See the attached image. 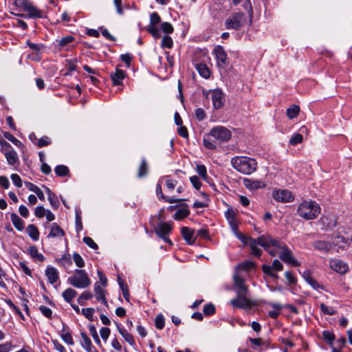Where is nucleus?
<instances>
[{"label":"nucleus","mask_w":352,"mask_h":352,"mask_svg":"<svg viewBox=\"0 0 352 352\" xmlns=\"http://www.w3.org/2000/svg\"><path fill=\"white\" fill-rule=\"evenodd\" d=\"M258 244L263 247L272 256L277 255V250H282L279 254V258L285 263H289L294 267H298L300 265V263L294 258L292 251L284 243L272 238L270 235L260 236L258 237Z\"/></svg>","instance_id":"obj_1"},{"label":"nucleus","mask_w":352,"mask_h":352,"mask_svg":"<svg viewBox=\"0 0 352 352\" xmlns=\"http://www.w3.org/2000/svg\"><path fill=\"white\" fill-rule=\"evenodd\" d=\"M233 281L236 297L230 300V305L239 309H250L256 305V303L250 298V290L245 280L236 273L233 276Z\"/></svg>","instance_id":"obj_2"},{"label":"nucleus","mask_w":352,"mask_h":352,"mask_svg":"<svg viewBox=\"0 0 352 352\" xmlns=\"http://www.w3.org/2000/svg\"><path fill=\"white\" fill-rule=\"evenodd\" d=\"M352 242V228L339 226L331 236V252H344Z\"/></svg>","instance_id":"obj_3"},{"label":"nucleus","mask_w":352,"mask_h":352,"mask_svg":"<svg viewBox=\"0 0 352 352\" xmlns=\"http://www.w3.org/2000/svg\"><path fill=\"white\" fill-rule=\"evenodd\" d=\"M231 164L234 169L245 175L252 174L257 168L256 161L253 158L245 156H237L232 158Z\"/></svg>","instance_id":"obj_4"},{"label":"nucleus","mask_w":352,"mask_h":352,"mask_svg":"<svg viewBox=\"0 0 352 352\" xmlns=\"http://www.w3.org/2000/svg\"><path fill=\"white\" fill-rule=\"evenodd\" d=\"M320 208L318 204L314 201H305L302 202L298 208V214L305 219H314L320 213Z\"/></svg>","instance_id":"obj_5"},{"label":"nucleus","mask_w":352,"mask_h":352,"mask_svg":"<svg viewBox=\"0 0 352 352\" xmlns=\"http://www.w3.org/2000/svg\"><path fill=\"white\" fill-rule=\"evenodd\" d=\"M67 282L76 288L84 289L91 285V280L84 270H76L74 275L67 279Z\"/></svg>","instance_id":"obj_6"},{"label":"nucleus","mask_w":352,"mask_h":352,"mask_svg":"<svg viewBox=\"0 0 352 352\" xmlns=\"http://www.w3.org/2000/svg\"><path fill=\"white\" fill-rule=\"evenodd\" d=\"M247 22V17L242 12H236L230 15L225 21V27L228 30H239L243 28Z\"/></svg>","instance_id":"obj_7"},{"label":"nucleus","mask_w":352,"mask_h":352,"mask_svg":"<svg viewBox=\"0 0 352 352\" xmlns=\"http://www.w3.org/2000/svg\"><path fill=\"white\" fill-rule=\"evenodd\" d=\"M236 236L237 238L243 242L245 245H248L251 249V253L256 256L260 257L262 254V250L259 249L257 245L258 244V238L254 239L252 237H248L245 236L243 233L236 231L235 232Z\"/></svg>","instance_id":"obj_8"},{"label":"nucleus","mask_w":352,"mask_h":352,"mask_svg":"<svg viewBox=\"0 0 352 352\" xmlns=\"http://www.w3.org/2000/svg\"><path fill=\"white\" fill-rule=\"evenodd\" d=\"M15 4L23 8L24 11L28 12V16L30 18H41L43 16L41 11L34 7L28 0L16 1Z\"/></svg>","instance_id":"obj_9"},{"label":"nucleus","mask_w":352,"mask_h":352,"mask_svg":"<svg viewBox=\"0 0 352 352\" xmlns=\"http://www.w3.org/2000/svg\"><path fill=\"white\" fill-rule=\"evenodd\" d=\"M210 133V136L219 143L228 142L231 138V132L222 126L212 128Z\"/></svg>","instance_id":"obj_10"},{"label":"nucleus","mask_w":352,"mask_h":352,"mask_svg":"<svg viewBox=\"0 0 352 352\" xmlns=\"http://www.w3.org/2000/svg\"><path fill=\"white\" fill-rule=\"evenodd\" d=\"M172 226L168 223H160L155 228L156 234L165 242L172 244L171 241L167 237V235L171 232Z\"/></svg>","instance_id":"obj_11"},{"label":"nucleus","mask_w":352,"mask_h":352,"mask_svg":"<svg viewBox=\"0 0 352 352\" xmlns=\"http://www.w3.org/2000/svg\"><path fill=\"white\" fill-rule=\"evenodd\" d=\"M211 99L216 109H221L224 104V94L220 89H216L211 91Z\"/></svg>","instance_id":"obj_12"},{"label":"nucleus","mask_w":352,"mask_h":352,"mask_svg":"<svg viewBox=\"0 0 352 352\" xmlns=\"http://www.w3.org/2000/svg\"><path fill=\"white\" fill-rule=\"evenodd\" d=\"M272 197L277 201L283 203L289 202L294 199L292 192L287 190H274Z\"/></svg>","instance_id":"obj_13"},{"label":"nucleus","mask_w":352,"mask_h":352,"mask_svg":"<svg viewBox=\"0 0 352 352\" xmlns=\"http://www.w3.org/2000/svg\"><path fill=\"white\" fill-rule=\"evenodd\" d=\"M214 52L215 54V56L217 60V65L219 67L225 68L228 63L227 60V54L221 46H217Z\"/></svg>","instance_id":"obj_14"},{"label":"nucleus","mask_w":352,"mask_h":352,"mask_svg":"<svg viewBox=\"0 0 352 352\" xmlns=\"http://www.w3.org/2000/svg\"><path fill=\"white\" fill-rule=\"evenodd\" d=\"M331 270L340 274H344L349 271L348 263L340 259H331Z\"/></svg>","instance_id":"obj_15"},{"label":"nucleus","mask_w":352,"mask_h":352,"mask_svg":"<svg viewBox=\"0 0 352 352\" xmlns=\"http://www.w3.org/2000/svg\"><path fill=\"white\" fill-rule=\"evenodd\" d=\"M45 276L47 277V279L51 284L55 283L59 278L58 270L55 267L51 266H48L47 267L45 270Z\"/></svg>","instance_id":"obj_16"},{"label":"nucleus","mask_w":352,"mask_h":352,"mask_svg":"<svg viewBox=\"0 0 352 352\" xmlns=\"http://www.w3.org/2000/svg\"><path fill=\"white\" fill-rule=\"evenodd\" d=\"M181 233L188 244L192 245L195 243V239H193L194 230L188 227H182Z\"/></svg>","instance_id":"obj_17"},{"label":"nucleus","mask_w":352,"mask_h":352,"mask_svg":"<svg viewBox=\"0 0 352 352\" xmlns=\"http://www.w3.org/2000/svg\"><path fill=\"white\" fill-rule=\"evenodd\" d=\"M314 247L322 255H327L330 250V244L324 241H318L314 243Z\"/></svg>","instance_id":"obj_18"},{"label":"nucleus","mask_w":352,"mask_h":352,"mask_svg":"<svg viewBox=\"0 0 352 352\" xmlns=\"http://www.w3.org/2000/svg\"><path fill=\"white\" fill-rule=\"evenodd\" d=\"M94 292L96 293V298L98 300H100L103 305L108 306L107 301L105 298V292L102 289L97 282L94 285Z\"/></svg>","instance_id":"obj_19"},{"label":"nucleus","mask_w":352,"mask_h":352,"mask_svg":"<svg viewBox=\"0 0 352 352\" xmlns=\"http://www.w3.org/2000/svg\"><path fill=\"white\" fill-rule=\"evenodd\" d=\"M111 78L114 85H120L125 78V72L121 69H116L114 73L111 74Z\"/></svg>","instance_id":"obj_20"},{"label":"nucleus","mask_w":352,"mask_h":352,"mask_svg":"<svg viewBox=\"0 0 352 352\" xmlns=\"http://www.w3.org/2000/svg\"><path fill=\"white\" fill-rule=\"evenodd\" d=\"M117 329L118 330L120 335L124 338L125 341L127 342L130 345L134 346L135 344V340L131 334H130L125 329L122 328L119 324H116Z\"/></svg>","instance_id":"obj_21"},{"label":"nucleus","mask_w":352,"mask_h":352,"mask_svg":"<svg viewBox=\"0 0 352 352\" xmlns=\"http://www.w3.org/2000/svg\"><path fill=\"white\" fill-rule=\"evenodd\" d=\"M67 329L68 327L63 322V329L61 331L60 336L65 343L69 345H73L74 344L73 338L70 332Z\"/></svg>","instance_id":"obj_22"},{"label":"nucleus","mask_w":352,"mask_h":352,"mask_svg":"<svg viewBox=\"0 0 352 352\" xmlns=\"http://www.w3.org/2000/svg\"><path fill=\"white\" fill-rule=\"evenodd\" d=\"M5 156L10 165L14 166L19 162L16 152L14 150H9L5 152Z\"/></svg>","instance_id":"obj_23"},{"label":"nucleus","mask_w":352,"mask_h":352,"mask_svg":"<svg viewBox=\"0 0 352 352\" xmlns=\"http://www.w3.org/2000/svg\"><path fill=\"white\" fill-rule=\"evenodd\" d=\"M269 305L274 308L275 310L270 311L268 312V316L273 319L277 318L280 315L279 311L282 309L284 306L277 302H270Z\"/></svg>","instance_id":"obj_24"},{"label":"nucleus","mask_w":352,"mask_h":352,"mask_svg":"<svg viewBox=\"0 0 352 352\" xmlns=\"http://www.w3.org/2000/svg\"><path fill=\"white\" fill-rule=\"evenodd\" d=\"M302 277L306 282L309 284L314 289H316L320 287L319 284L313 278L309 270H305L302 274Z\"/></svg>","instance_id":"obj_25"},{"label":"nucleus","mask_w":352,"mask_h":352,"mask_svg":"<svg viewBox=\"0 0 352 352\" xmlns=\"http://www.w3.org/2000/svg\"><path fill=\"white\" fill-rule=\"evenodd\" d=\"M26 232L28 235L34 241H38L39 238V231L38 228L33 224H30L26 228Z\"/></svg>","instance_id":"obj_26"},{"label":"nucleus","mask_w":352,"mask_h":352,"mask_svg":"<svg viewBox=\"0 0 352 352\" xmlns=\"http://www.w3.org/2000/svg\"><path fill=\"white\" fill-rule=\"evenodd\" d=\"M64 235H65L64 230L59 226H58L57 223H52V228H51V231L48 235V237L54 238V237H56L58 236H64Z\"/></svg>","instance_id":"obj_27"},{"label":"nucleus","mask_w":352,"mask_h":352,"mask_svg":"<svg viewBox=\"0 0 352 352\" xmlns=\"http://www.w3.org/2000/svg\"><path fill=\"white\" fill-rule=\"evenodd\" d=\"M80 336H81L82 339V345L83 348L87 352H94L92 351L93 345H92L91 341L89 339V338L87 336V335L85 333H84V332H81L80 333Z\"/></svg>","instance_id":"obj_28"},{"label":"nucleus","mask_w":352,"mask_h":352,"mask_svg":"<svg viewBox=\"0 0 352 352\" xmlns=\"http://www.w3.org/2000/svg\"><path fill=\"white\" fill-rule=\"evenodd\" d=\"M28 253L32 258L37 259L39 261H43L45 260L44 256L38 252L37 248L35 245H31L29 248Z\"/></svg>","instance_id":"obj_29"},{"label":"nucleus","mask_w":352,"mask_h":352,"mask_svg":"<svg viewBox=\"0 0 352 352\" xmlns=\"http://www.w3.org/2000/svg\"><path fill=\"white\" fill-rule=\"evenodd\" d=\"M10 218L13 225L18 230H22L24 228V222L17 214L12 213Z\"/></svg>","instance_id":"obj_30"},{"label":"nucleus","mask_w":352,"mask_h":352,"mask_svg":"<svg viewBox=\"0 0 352 352\" xmlns=\"http://www.w3.org/2000/svg\"><path fill=\"white\" fill-rule=\"evenodd\" d=\"M196 69L199 74L204 78H208L210 77V72L206 65L203 63H198L196 65Z\"/></svg>","instance_id":"obj_31"},{"label":"nucleus","mask_w":352,"mask_h":352,"mask_svg":"<svg viewBox=\"0 0 352 352\" xmlns=\"http://www.w3.org/2000/svg\"><path fill=\"white\" fill-rule=\"evenodd\" d=\"M76 294L77 292L75 289L72 288H67L63 292L62 296L66 302L71 303L72 299L76 296Z\"/></svg>","instance_id":"obj_32"},{"label":"nucleus","mask_w":352,"mask_h":352,"mask_svg":"<svg viewBox=\"0 0 352 352\" xmlns=\"http://www.w3.org/2000/svg\"><path fill=\"white\" fill-rule=\"evenodd\" d=\"M204 146L208 149H214L217 148L216 140L212 139L210 133L206 135L203 140Z\"/></svg>","instance_id":"obj_33"},{"label":"nucleus","mask_w":352,"mask_h":352,"mask_svg":"<svg viewBox=\"0 0 352 352\" xmlns=\"http://www.w3.org/2000/svg\"><path fill=\"white\" fill-rule=\"evenodd\" d=\"M190 214V211L188 209L187 205H185V208L179 209L174 214V219L180 220L184 217H186Z\"/></svg>","instance_id":"obj_34"},{"label":"nucleus","mask_w":352,"mask_h":352,"mask_svg":"<svg viewBox=\"0 0 352 352\" xmlns=\"http://www.w3.org/2000/svg\"><path fill=\"white\" fill-rule=\"evenodd\" d=\"M300 112V107L298 105H292L287 109V116L289 119L296 118Z\"/></svg>","instance_id":"obj_35"},{"label":"nucleus","mask_w":352,"mask_h":352,"mask_svg":"<svg viewBox=\"0 0 352 352\" xmlns=\"http://www.w3.org/2000/svg\"><path fill=\"white\" fill-rule=\"evenodd\" d=\"M3 136L5 138L12 142L16 146L19 148H21L23 146V144L21 141L16 139L12 134H11L8 131H5L3 133Z\"/></svg>","instance_id":"obj_36"},{"label":"nucleus","mask_w":352,"mask_h":352,"mask_svg":"<svg viewBox=\"0 0 352 352\" xmlns=\"http://www.w3.org/2000/svg\"><path fill=\"white\" fill-rule=\"evenodd\" d=\"M147 172H148V165H147L146 160L144 158H143V159H142L141 164L138 169V177H140V178L143 177L147 174Z\"/></svg>","instance_id":"obj_37"},{"label":"nucleus","mask_w":352,"mask_h":352,"mask_svg":"<svg viewBox=\"0 0 352 352\" xmlns=\"http://www.w3.org/2000/svg\"><path fill=\"white\" fill-rule=\"evenodd\" d=\"M54 171L58 177H65L69 174V168L65 165H58L56 166Z\"/></svg>","instance_id":"obj_38"},{"label":"nucleus","mask_w":352,"mask_h":352,"mask_svg":"<svg viewBox=\"0 0 352 352\" xmlns=\"http://www.w3.org/2000/svg\"><path fill=\"white\" fill-rule=\"evenodd\" d=\"M243 183L245 187L250 189H257L260 188V182L258 181H252L250 179L245 178Z\"/></svg>","instance_id":"obj_39"},{"label":"nucleus","mask_w":352,"mask_h":352,"mask_svg":"<svg viewBox=\"0 0 352 352\" xmlns=\"http://www.w3.org/2000/svg\"><path fill=\"white\" fill-rule=\"evenodd\" d=\"M164 318L162 314H159L156 316L155 320V325L157 329H162L164 327Z\"/></svg>","instance_id":"obj_40"},{"label":"nucleus","mask_w":352,"mask_h":352,"mask_svg":"<svg viewBox=\"0 0 352 352\" xmlns=\"http://www.w3.org/2000/svg\"><path fill=\"white\" fill-rule=\"evenodd\" d=\"M147 32L150 33L155 38H158L161 36L160 30L155 25H150L147 28Z\"/></svg>","instance_id":"obj_41"},{"label":"nucleus","mask_w":352,"mask_h":352,"mask_svg":"<svg viewBox=\"0 0 352 352\" xmlns=\"http://www.w3.org/2000/svg\"><path fill=\"white\" fill-rule=\"evenodd\" d=\"M173 42L172 38L169 36H164L162 40V47L163 48H171L173 47Z\"/></svg>","instance_id":"obj_42"},{"label":"nucleus","mask_w":352,"mask_h":352,"mask_svg":"<svg viewBox=\"0 0 352 352\" xmlns=\"http://www.w3.org/2000/svg\"><path fill=\"white\" fill-rule=\"evenodd\" d=\"M48 200L54 209H57L59 206V201L56 194H50Z\"/></svg>","instance_id":"obj_43"},{"label":"nucleus","mask_w":352,"mask_h":352,"mask_svg":"<svg viewBox=\"0 0 352 352\" xmlns=\"http://www.w3.org/2000/svg\"><path fill=\"white\" fill-rule=\"evenodd\" d=\"M203 311L205 315H212L215 312V307L213 304L208 303L204 305Z\"/></svg>","instance_id":"obj_44"},{"label":"nucleus","mask_w":352,"mask_h":352,"mask_svg":"<svg viewBox=\"0 0 352 352\" xmlns=\"http://www.w3.org/2000/svg\"><path fill=\"white\" fill-rule=\"evenodd\" d=\"M94 313V308H84L82 309V314L84 315L89 320L93 321V315Z\"/></svg>","instance_id":"obj_45"},{"label":"nucleus","mask_w":352,"mask_h":352,"mask_svg":"<svg viewBox=\"0 0 352 352\" xmlns=\"http://www.w3.org/2000/svg\"><path fill=\"white\" fill-rule=\"evenodd\" d=\"M161 22V18L157 12H153L150 16V25H155Z\"/></svg>","instance_id":"obj_46"},{"label":"nucleus","mask_w":352,"mask_h":352,"mask_svg":"<svg viewBox=\"0 0 352 352\" xmlns=\"http://www.w3.org/2000/svg\"><path fill=\"white\" fill-rule=\"evenodd\" d=\"M197 173L204 179L206 180L207 176V170L206 168L204 165L200 164L197 166Z\"/></svg>","instance_id":"obj_47"},{"label":"nucleus","mask_w":352,"mask_h":352,"mask_svg":"<svg viewBox=\"0 0 352 352\" xmlns=\"http://www.w3.org/2000/svg\"><path fill=\"white\" fill-rule=\"evenodd\" d=\"M73 258L75 264L78 267H82L85 265V262L82 256L78 253H74L73 255Z\"/></svg>","instance_id":"obj_48"},{"label":"nucleus","mask_w":352,"mask_h":352,"mask_svg":"<svg viewBox=\"0 0 352 352\" xmlns=\"http://www.w3.org/2000/svg\"><path fill=\"white\" fill-rule=\"evenodd\" d=\"M162 30L166 34H170L173 32V25L168 22H164L161 23Z\"/></svg>","instance_id":"obj_49"},{"label":"nucleus","mask_w":352,"mask_h":352,"mask_svg":"<svg viewBox=\"0 0 352 352\" xmlns=\"http://www.w3.org/2000/svg\"><path fill=\"white\" fill-rule=\"evenodd\" d=\"M302 140H303L302 135L300 133H296L291 138V139L289 140V143L292 145L295 146L297 144L302 142Z\"/></svg>","instance_id":"obj_50"},{"label":"nucleus","mask_w":352,"mask_h":352,"mask_svg":"<svg viewBox=\"0 0 352 352\" xmlns=\"http://www.w3.org/2000/svg\"><path fill=\"white\" fill-rule=\"evenodd\" d=\"M83 242L87 244L89 247L94 250H97L98 248V245L94 242V241L89 236H85L82 239Z\"/></svg>","instance_id":"obj_51"},{"label":"nucleus","mask_w":352,"mask_h":352,"mask_svg":"<svg viewBox=\"0 0 352 352\" xmlns=\"http://www.w3.org/2000/svg\"><path fill=\"white\" fill-rule=\"evenodd\" d=\"M39 310L42 313L43 316L47 317V318H52V311L49 307L41 305L39 307Z\"/></svg>","instance_id":"obj_52"},{"label":"nucleus","mask_w":352,"mask_h":352,"mask_svg":"<svg viewBox=\"0 0 352 352\" xmlns=\"http://www.w3.org/2000/svg\"><path fill=\"white\" fill-rule=\"evenodd\" d=\"M89 332H90L91 335L92 336L94 341L98 344H100V340L99 336L98 335L96 327L94 325H91V326H89Z\"/></svg>","instance_id":"obj_53"},{"label":"nucleus","mask_w":352,"mask_h":352,"mask_svg":"<svg viewBox=\"0 0 352 352\" xmlns=\"http://www.w3.org/2000/svg\"><path fill=\"white\" fill-rule=\"evenodd\" d=\"M285 278L289 285H296L297 280L291 272L287 271L285 273Z\"/></svg>","instance_id":"obj_54"},{"label":"nucleus","mask_w":352,"mask_h":352,"mask_svg":"<svg viewBox=\"0 0 352 352\" xmlns=\"http://www.w3.org/2000/svg\"><path fill=\"white\" fill-rule=\"evenodd\" d=\"M190 180L195 189L199 190L201 188V183L200 182L199 177L196 175L192 176L190 177Z\"/></svg>","instance_id":"obj_55"},{"label":"nucleus","mask_w":352,"mask_h":352,"mask_svg":"<svg viewBox=\"0 0 352 352\" xmlns=\"http://www.w3.org/2000/svg\"><path fill=\"white\" fill-rule=\"evenodd\" d=\"M0 145L1 146V151L5 152L9 150H14L10 143L3 139H0Z\"/></svg>","instance_id":"obj_56"},{"label":"nucleus","mask_w":352,"mask_h":352,"mask_svg":"<svg viewBox=\"0 0 352 352\" xmlns=\"http://www.w3.org/2000/svg\"><path fill=\"white\" fill-rule=\"evenodd\" d=\"M10 177L16 187L21 188L22 186V180L19 175L14 173L11 175Z\"/></svg>","instance_id":"obj_57"},{"label":"nucleus","mask_w":352,"mask_h":352,"mask_svg":"<svg viewBox=\"0 0 352 352\" xmlns=\"http://www.w3.org/2000/svg\"><path fill=\"white\" fill-rule=\"evenodd\" d=\"M50 143V139L47 136H44L38 140L36 144L38 147L41 148L43 146L49 145Z\"/></svg>","instance_id":"obj_58"},{"label":"nucleus","mask_w":352,"mask_h":352,"mask_svg":"<svg viewBox=\"0 0 352 352\" xmlns=\"http://www.w3.org/2000/svg\"><path fill=\"white\" fill-rule=\"evenodd\" d=\"M99 29L101 30L102 35L107 39L112 41H116V38L113 36H112L106 28H104L103 27H100Z\"/></svg>","instance_id":"obj_59"},{"label":"nucleus","mask_w":352,"mask_h":352,"mask_svg":"<svg viewBox=\"0 0 352 352\" xmlns=\"http://www.w3.org/2000/svg\"><path fill=\"white\" fill-rule=\"evenodd\" d=\"M272 267L267 265H263V266H262V270H263V272L264 274H268L273 278H278V275L273 273L272 272Z\"/></svg>","instance_id":"obj_60"},{"label":"nucleus","mask_w":352,"mask_h":352,"mask_svg":"<svg viewBox=\"0 0 352 352\" xmlns=\"http://www.w3.org/2000/svg\"><path fill=\"white\" fill-rule=\"evenodd\" d=\"M111 331L108 327H102L100 330L101 338L104 340H107L110 335Z\"/></svg>","instance_id":"obj_61"},{"label":"nucleus","mask_w":352,"mask_h":352,"mask_svg":"<svg viewBox=\"0 0 352 352\" xmlns=\"http://www.w3.org/2000/svg\"><path fill=\"white\" fill-rule=\"evenodd\" d=\"M74 40V38L73 36H66V37H63L62 38L60 41H59V45L61 46V47H65L66 46L67 44L72 43L73 41Z\"/></svg>","instance_id":"obj_62"},{"label":"nucleus","mask_w":352,"mask_h":352,"mask_svg":"<svg viewBox=\"0 0 352 352\" xmlns=\"http://www.w3.org/2000/svg\"><path fill=\"white\" fill-rule=\"evenodd\" d=\"M46 212L45 209L40 206L36 207L34 214L37 217L42 218L45 216Z\"/></svg>","instance_id":"obj_63"},{"label":"nucleus","mask_w":352,"mask_h":352,"mask_svg":"<svg viewBox=\"0 0 352 352\" xmlns=\"http://www.w3.org/2000/svg\"><path fill=\"white\" fill-rule=\"evenodd\" d=\"M12 345L11 342H7L0 344V352H9L11 351Z\"/></svg>","instance_id":"obj_64"}]
</instances>
